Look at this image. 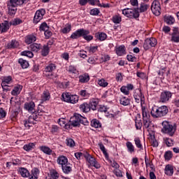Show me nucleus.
I'll return each mask as SVG.
<instances>
[{
	"instance_id": "nucleus-1",
	"label": "nucleus",
	"mask_w": 179,
	"mask_h": 179,
	"mask_svg": "<svg viewBox=\"0 0 179 179\" xmlns=\"http://www.w3.org/2000/svg\"><path fill=\"white\" fill-rule=\"evenodd\" d=\"M90 34V31H89V30L80 29L76 31L75 32H73L71 35L70 38H72L73 40H76V38H79V37H83V38L87 41H92V39L93 38V36L88 35Z\"/></svg>"
},
{
	"instance_id": "nucleus-2",
	"label": "nucleus",
	"mask_w": 179,
	"mask_h": 179,
	"mask_svg": "<svg viewBox=\"0 0 179 179\" xmlns=\"http://www.w3.org/2000/svg\"><path fill=\"white\" fill-rule=\"evenodd\" d=\"M169 113V108L166 106L161 107L154 106L151 110V115L154 118H162Z\"/></svg>"
},
{
	"instance_id": "nucleus-3",
	"label": "nucleus",
	"mask_w": 179,
	"mask_h": 179,
	"mask_svg": "<svg viewBox=\"0 0 179 179\" xmlns=\"http://www.w3.org/2000/svg\"><path fill=\"white\" fill-rule=\"evenodd\" d=\"M162 127L163 128L162 129V132H163V134H167L168 135H169V136H173L174 134H176V127L170 124L169 122H163Z\"/></svg>"
},
{
	"instance_id": "nucleus-4",
	"label": "nucleus",
	"mask_w": 179,
	"mask_h": 179,
	"mask_svg": "<svg viewBox=\"0 0 179 179\" xmlns=\"http://www.w3.org/2000/svg\"><path fill=\"white\" fill-rule=\"evenodd\" d=\"M138 8H124L122 10V14L127 17H129V19H137L139 17V11H138Z\"/></svg>"
},
{
	"instance_id": "nucleus-5",
	"label": "nucleus",
	"mask_w": 179,
	"mask_h": 179,
	"mask_svg": "<svg viewBox=\"0 0 179 179\" xmlns=\"http://www.w3.org/2000/svg\"><path fill=\"white\" fill-rule=\"evenodd\" d=\"M142 114L143 120V127L146 129L150 127L152 122L150 121V115L148 113V110L145 108H142Z\"/></svg>"
},
{
	"instance_id": "nucleus-6",
	"label": "nucleus",
	"mask_w": 179,
	"mask_h": 179,
	"mask_svg": "<svg viewBox=\"0 0 179 179\" xmlns=\"http://www.w3.org/2000/svg\"><path fill=\"white\" fill-rule=\"evenodd\" d=\"M55 69H57V66H55L54 64L51 63L48 64L45 66L43 71L44 76H46V78H51V76H53L54 71Z\"/></svg>"
},
{
	"instance_id": "nucleus-7",
	"label": "nucleus",
	"mask_w": 179,
	"mask_h": 179,
	"mask_svg": "<svg viewBox=\"0 0 179 179\" xmlns=\"http://www.w3.org/2000/svg\"><path fill=\"white\" fill-rule=\"evenodd\" d=\"M151 10L155 16H159L160 11L162 10V7L160 6V2L157 0H155L151 5Z\"/></svg>"
},
{
	"instance_id": "nucleus-8",
	"label": "nucleus",
	"mask_w": 179,
	"mask_h": 179,
	"mask_svg": "<svg viewBox=\"0 0 179 179\" xmlns=\"http://www.w3.org/2000/svg\"><path fill=\"white\" fill-rule=\"evenodd\" d=\"M84 157H85L87 162L92 166V167H95V169H100L101 166L99 162H96V159L94 157H92V155L85 153L84 155Z\"/></svg>"
},
{
	"instance_id": "nucleus-9",
	"label": "nucleus",
	"mask_w": 179,
	"mask_h": 179,
	"mask_svg": "<svg viewBox=\"0 0 179 179\" xmlns=\"http://www.w3.org/2000/svg\"><path fill=\"white\" fill-rule=\"evenodd\" d=\"M134 97L136 103H141V106L145 103V96L142 94V91L140 89L135 90Z\"/></svg>"
},
{
	"instance_id": "nucleus-10",
	"label": "nucleus",
	"mask_w": 179,
	"mask_h": 179,
	"mask_svg": "<svg viewBox=\"0 0 179 179\" xmlns=\"http://www.w3.org/2000/svg\"><path fill=\"white\" fill-rule=\"evenodd\" d=\"M80 118H82L80 115H75L71 117L70 118L69 127H79L80 125Z\"/></svg>"
},
{
	"instance_id": "nucleus-11",
	"label": "nucleus",
	"mask_w": 179,
	"mask_h": 179,
	"mask_svg": "<svg viewBox=\"0 0 179 179\" xmlns=\"http://www.w3.org/2000/svg\"><path fill=\"white\" fill-rule=\"evenodd\" d=\"M24 108L28 111V113L34 114V113H36V103L33 101L26 102L24 104Z\"/></svg>"
},
{
	"instance_id": "nucleus-12",
	"label": "nucleus",
	"mask_w": 179,
	"mask_h": 179,
	"mask_svg": "<svg viewBox=\"0 0 179 179\" xmlns=\"http://www.w3.org/2000/svg\"><path fill=\"white\" fill-rule=\"evenodd\" d=\"M44 15H45V10L44 9H41V10H38L34 15V23H38V22H40V20H41L43 19V16H44Z\"/></svg>"
},
{
	"instance_id": "nucleus-13",
	"label": "nucleus",
	"mask_w": 179,
	"mask_h": 179,
	"mask_svg": "<svg viewBox=\"0 0 179 179\" xmlns=\"http://www.w3.org/2000/svg\"><path fill=\"white\" fill-rule=\"evenodd\" d=\"M171 92L169 91H164V92H162L159 99L160 103H167V101L171 99Z\"/></svg>"
},
{
	"instance_id": "nucleus-14",
	"label": "nucleus",
	"mask_w": 179,
	"mask_h": 179,
	"mask_svg": "<svg viewBox=\"0 0 179 179\" xmlns=\"http://www.w3.org/2000/svg\"><path fill=\"white\" fill-rule=\"evenodd\" d=\"M19 5L20 4H17L16 1L14 2L12 0H10V5H8V14L10 16H12V15H15L16 13V10H17L16 6Z\"/></svg>"
},
{
	"instance_id": "nucleus-15",
	"label": "nucleus",
	"mask_w": 179,
	"mask_h": 179,
	"mask_svg": "<svg viewBox=\"0 0 179 179\" xmlns=\"http://www.w3.org/2000/svg\"><path fill=\"white\" fill-rule=\"evenodd\" d=\"M171 41H173L174 43H179L178 28H173L171 36Z\"/></svg>"
},
{
	"instance_id": "nucleus-16",
	"label": "nucleus",
	"mask_w": 179,
	"mask_h": 179,
	"mask_svg": "<svg viewBox=\"0 0 179 179\" xmlns=\"http://www.w3.org/2000/svg\"><path fill=\"white\" fill-rule=\"evenodd\" d=\"M115 53L119 57H122V55H125V46L124 45L118 46L115 48Z\"/></svg>"
},
{
	"instance_id": "nucleus-17",
	"label": "nucleus",
	"mask_w": 179,
	"mask_h": 179,
	"mask_svg": "<svg viewBox=\"0 0 179 179\" xmlns=\"http://www.w3.org/2000/svg\"><path fill=\"white\" fill-rule=\"evenodd\" d=\"M36 118H37V115H36L35 116H30L28 119V120H24V125L25 127V128H27V129H30V127H31V125L33 124V123H31V120H36Z\"/></svg>"
},
{
	"instance_id": "nucleus-18",
	"label": "nucleus",
	"mask_w": 179,
	"mask_h": 179,
	"mask_svg": "<svg viewBox=\"0 0 179 179\" xmlns=\"http://www.w3.org/2000/svg\"><path fill=\"white\" fill-rule=\"evenodd\" d=\"M57 163L60 164V166L62 167L65 164H68V158L64 155H61L57 158Z\"/></svg>"
},
{
	"instance_id": "nucleus-19",
	"label": "nucleus",
	"mask_w": 179,
	"mask_h": 179,
	"mask_svg": "<svg viewBox=\"0 0 179 179\" xmlns=\"http://www.w3.org/2000/svg\"><path fill=\"white\" fill-rule=\"evenodd\" d=\"M165 174L166 176H173L174 174V169L171 164H168L165 167Z\"/></svg>"
},
{
	"instance_id": "nucleus-20",
	"label": "nucleus",
	"mask_w": 179,
	"mask_h": 179,
	"mask_svg": "<svg viewBox=\"0 0 179 179\" xmlns=\"http://www.w3.org/2000/svg\"><path fill=\"white\" fill-rule=\"evenodd\" d=\"M120 103L122 106H130L131 105V99L129 98H127L125 96H122L120 99Z\"/></svg>"
},
{
	"instance_id": "nucleus-21",
	"label": "nucleus",
	"mask_w": 179,
	"mask_h": 179,
	"mask_svg": "<svg viewBox=\"0 0 179 179\" xmlns=\"http://www.w3.org/2000/svg\"><path fill=\"white\" fill-rule=\"evenodd\" d=\"M80 109L83 113H89L90 111V105L87 103H83L80 106Z\"/></svg>"
},
{
	"instance_id": "nucleus-22",
	"label": "nucleus",
	"mask_w": 179,
	"mask_h": 179,
	"mask_svg": "<svg viewBox=\"0 0 179 179\" xmlns=\"http://www.w3.org/2000/svg\"><path fill=\"white\" fill-rule=\"evenodd\" d=\"M41 49V45L38 43H33L29 45V50L35 52L40 51Z\"/></svg>"
},
{
	"instance_id": "nucleus-23",
	"label": "nucleus",
	"mask_w": 179,
	"mask_h": 179,
	"mask_svg": "<svg viewBox=\"0 0 179 179\" xmlns=\"http://www.w3.org/2000/svg\"><path fill=\"white\" fill-rule=\"evenodd\" d=\"M62 169L64 174H69V173L72 171V167H71V164L69 163L63 165V166H62Z\"/></svg>"
},
{
	"instance_id": "nucleus-24",
	"label": "nucleus",
	"mask_w": 179,
	"mask_h": 179,
	"mask_svg": "<svg viewBox=\"0 0 179 179\" xmlns=\"http://www.w3.org/2000/svg\"><path fill=\"white\" fill-rule=\"evenodd\" d=\"M10 24L8 21H4L1 23V33H6L9 30Z\"/></svg>"
},
{
	"instance_id": "nucleus-25",
	"label": "nucleus",
	"mask_w": 179,
	"mask_h": 179,
	"mask_svg": "<svg viewBox=\"0 0 179 179\" xmlns=\"http://www.w3.org/2000/svg\"><path fill=\"white\" fill-rule=\"evenodd\" d=\"M138 12H141V13H143V12H146L148 10V9H149V5L144 3H141L140 5V8H137Z\"/></svg>"
},
{
	"instance_id": "nucleus-26",
	"label": "nucleus",
	"mask_w": 179,
	"mask_h": 179,
	"mask_svg": "<svg viewBox=\"0 0 179 179\" xmlns=\"http://www.w3.org/2000/svg\"><path fill=\"white\" fill-rule=\"evenodd\" d=\"M88 104L90 106V110H93V111H95V110H97L99 101L96 99H94L91 101Z\"/></svg>"
},
{
	"instance_id": "nucleus-27",
	"label": "nucleus",
	"mask_w": 179,
	"mask_h": 179,
	"mask_svg": "<svg viewBox=\"0 0 179 179\" xmlns=\"http://www.w3.org/2000/svg\"><path fill=\"white\" fill-rule=\"evenodd\" d=\"M36 40H37V38H36V36L34 35H28L25 38V43L27 44H31V43L36 41Z\"/></svg>"
},
{
	"instance_id": "nucleus-28",
	"label": "nucleus",
	"mask_w": 179,
	"mask_h": 179,
	"mask_svg": "<svg viewBox=\"0 0 179 179\" xmlns=\"http://www.w3.org/2000/svg\"><path fill=\"white\" fill-rule=\"evenodd\" d=\"M18 63L20 64L22 69H26L29 68V62L25 59H19Z\"/></svg>"
},
{
	"instance_id": "nucleus-29",
	"label": "nucleus",
	"mask_w": 179,
	"mask_h": 179,
	"mask_svg": "<svg viewBox=\"0 0 179 179\" xmlns=\"http://www.w3.org/2000/svg\"><path fill=\"white\" fill-rule=\"evenodd\" d=\"M50 92L47 90L44 91L41 96V101H47V100H50Z\"/></svg>"
},
{
	"instance_id": "nucleus-30",
	"label": "nucleus",
	"mask_w": 179,
	"mask_h": 179,
	"mask_svg": "<svg viewBox=\"0 0 179 179\" xmlns=\"http://www.w3.org/2000/svg\"><path fill=\"white\" fill-rule=\"evenodd\" d=\"M136 129H141L142 128V121L141 120V115H137L135 120Z\"/></svg>"
},
{
	"instance_id": "nucleus-31",
	"label": "nucleus",
	"mask_w": 179,
	"mask_h": 179,
	"mask_svg": "<svg viewBox=\"0 0 179 179\" xmlns=\"http://www.w3.org/2000/svg\"><path fill=\"white\" fill-rule=\"evenodd\" d=\"M50 54V48L48 45H45L43 46L42 50H41V55L42 57H47Z\"/></svg>"
},
{
	"instance_id": "nucleus-32",
	"label": "nucleus",
	"mask_w": 179,
	"mask_h": 179,
	"mask_svg": "<svg viewBox=\"0 0 179 179\" xmlns=\"http://www.w3.org/2000/svg\"><path fill=\"white\" fill-rule=\"evenodd\" d=\"M126 146L129 153H134L135 152V146H134V144H132V143L127 141L126 143Z\"/></svg>"
},
{
	"instance_id": "nucleus-33",
	"label": "nucleus",
	"mask_w": 179,
	"mask_h": 179,
	"mask_svg": "<svg viewBox=\"0 0 179 179\" xmlns=\"http://www.w3.org/2000/svg\"><path fill=\"white\" fill-rule=\"evenodd\" d=\"M22 90V86L17 85L15 87L14 89L11 92V94L13 96H17V94H20V91Z\"/></svg>"
},
{
	"instance_id": "nucleus-34",
	"label": "nucleus",
	"mask_w": 179,
	"mask_h": 179,
	"mask_svg": "<svg viewBox=\"0 0 179 179\" xmlns=\"http://www.w3.org/2000/svg\"><path fill=\"white\" fill-rule=\"evenodd\" d=\"M34 146H36L34 143H29L28 144L24 145L23 147V149H24V150H26L27 152H30V150H31V149H34Z\"/></svg>"
},
{
	"instance_id": "nucleus-35",
	"label": "nucleus",
	"mask_w": 179,
	"mask_h": 179,
	"mask_svg": "<svg viewBox=\"0 0 179 179\" xmlns=\"http://www.w3.org/2000/svg\"><path fill=\"white\" fill-rule=\"evenodd\" d=\"M91 126L94 128H100L101 127V123L96 119H94L91 121Z\"/></svg>"
},
{
	"instance_id": "nucleus-36",
	"label": "nucleus",
	"mask_w": 179,
	"mask_h": 179,
	"mask_svg": "<svg viewBox=\"0 0 179 179\" xmlns=\"http://www.w3.org/2000/svg\"><path fill=\"white\" fill-rule=\"evenodd\" d=\"M41 150L43 152V153H45V155H51L52 153V150L51 148L47 147V146H41L40 147Z\"/></svg>"
},
{
	"instance_id": "nucleus-37",
	"label": "nucleus",
	"mask_w": 179,
	"mask_h": 179,
	"mask_svg": "<svg viewBox=\"0 0 179 179\" xmlns=\"http://www.w3.org/2000/svg\"><path fill=\"white\" fill-rule=\"evenodd\" d=\"M78 101H79V96H78L77 95H71L70 96L69 103H71V104H76Z\"/></svg>"
},
{
	"instance_id": "nucleus-38",
	"label": "nucleus",
	"mask_w": 179,
	"mask_h": 179,
	"mask_svg": "<svg viewBox=\"0 0 179 179\" xmlns=\"http://www.w3.org/2000/svg\"><path fill=\"white\" fill-rule=\"evenodd\" d=\"M17 47H19V42L16 40H13L8 44V48H17Z\"/></svg>"
},
{
	"instance_id": "nucleus-39",
	"label": "nucleus",
	"mask_w": 179,
	"mask_h": 179,
	"mask_svg": "<svg viewBox=\"0 0 179 179\" xmlns=\"http://www.w3.org/2000/svg\"><path fill=\"white\" fill-rule=\"evenodd\" d=\"M20 174H21L22 177H24V178H27V177H29V171H27V169H24V168H21L20 169Z\"/></svg>"
},
{
	"instance_id": "nucleus-40",
	"label": "nucleus",
	"mask_w": 179,
	"mask_h": 179,
	"mask_svg": "<svg viewBox=\"0 0 179 179\" xmlns=\"http://www.w3.org/2000/svg\"><path fill=\"white\" fill-rule=\"evenodd\" d=\"M71 94L69 92L63 93L62 95L63 101H66V103H69L71 99Z\"/></svg>"
},
{
	"instance_id": "nucleus-41",
	"label": "nucleus",
	"mask_w": 179,
	"mask_h": 179,
	"mask_svg": "<svg viewBox=\"0 0 179 179\" xmlns=\"http://www.w3.org/2000/svg\"><path fill=\"white\" fill-rule=\"evenodd\" d=\"M1 80V83H3L4 85H9V83L12 82V76L2 77Z\"/></svg>"
},
{
	"instance_id": "nucleus-42",
	"label": "nucleus",
	"mask_w": 179,
	"mask_h": 179,
	"mask_svg": "<svg viewBox=\"0 0 179 179\" xmlns=\"http://www.w3.org/2000/svg\"><path fill=\"white\" fill-rule=\"evenodd\" d=\"M21 55H23L24 57H28V58H33V57H34V55L31 52V51L29 50H24L22 52Z\"/></svg>"
},
{
	"instance_id": "nucleus-43",
	"label": "nucleus",
	"mask_w": 179,
	"mask_h": 179,
	"mask_svg": "<svg viewBox=\"0 0 179 179\" xmlns=\"http://www.w3.org/2000/svg\"><path fill=\"white\" fill-rule=\"evenodd\" d=\"M98 85L101 87H107L108 86V83H107L105 79L101 78V80H98Z\"/></svg>"
},
{
	"instance_id": "nucleus-44",
	"label": "nucleus",
	"mask_w": 179,
	"mask_h": 179,
	"mask_svg": "<svg viewBox=\"0 0 179 179\" xmlns=\"http://www.w3.org/2000/svg\"><path fill=\"white\" fill-rule=\"evenodd\" d=\"M164 142H165L166 146H168L169 148L174 145V141L171 138H165Z\"/></svg>"
},
{
	"instance_id": "nucleus-45",
	"label": "nucleus",
	"mask_w": 179,
	"mask_h": 179,
	"mask_svg": "<svg viewBox=\"0 0 179 179\" xmlns=\"http://www.w3.org/2000/svg\"><path fill=\"white\" fill-rule=\"evenodd\" d=\"M134 142L136 148L143 150V146H142V143H141V139L139 138H134Z\"/></svg>"
},
{
	"instance_id": "nucleus-46",
	"label": "nucleus",
	"mask_w": 179,
	"mask_h": 179,
	"mask_svg": "<svg viewBox=\"0 0 179 179\" xmlns=\"http://www.w3.org/2000/svg\"><path fill=\"white\" fill-rule=\"evenodd\" d=\"M147 40L151 47H155L157 44V40L155 38H147Z\"/></svg>"
},
{
	"instance_id": "nucleus-47",
	"label": "nucleus",
	"mask_w": 179,
	"mask_h": 179,
	"mask_svg": "<svg viewBox=\"0 0 179 179\" xmlns=\"http://www.w3.org/2000/svg\"><path fill=\"white\" fill-rule=\"evenodd\" d=\"M165 160H171L173 158V152L171 151H166L164 155Z\"/></svg>"
},
{
	"instance_id": "nucleus-48",
	"label": "nucleus",
	"mask_w": 179,
	"mask_h": 179,
	"mask_svg": "<svg viewBox=\"0 0 179 179\" xmlns=\"http://www.w3.org/2000/svg\"><path fill=\"white\" fill-rule=\"evenodd\" d=\"M90 80V77L89 76H80V83H86V82H89Z\"/></svg>"
},
{
	"instance_id": "nucleus-49",
	"label": "nucleus",
	"mask_w": 179,
	"mask_h": 179,
	"mask_svg": "<svg viewBox=\"0 0 179 179\" xmlns=\"http://www.w3.org/2000/svg\"><path fill=\"white\" fill-rule=\"evenodd\" d=\"M66 145L70 148H73L75 146V141L72 138H66Z\"/></svg>"
},
{
	"instance_id": "nucleus-50",
	"label": "nucleus",
	"mask_w": 179,
	"mask_h": 179,
	"mask_svg": "<svg viewBox=\"0 0 179 179\" xmlns=\"http://www.w3.org/2000/svg\"><path fill=\"white\" fill-rule=\"evenodd\" d=\"M121 20H122L121 16H120L119 15H116L113 17V22L116 24H118V23H121Z\"/></svg>"
},
{
	"instance_id": "nucleus-51",
	"label": "nucleus",
	"mask_w": 179,
	"mask_h": 179,
	"mask_svg": "<svg viewBox=\"0 0 179 179\" xmlns=\"http://www.w3.org/2000/svg\"><path fill=\"white\" fill-rule=\"evenodd\" d=\"M71 29L72 26H71V24H68L62 29V32H63L64 34H66L71 31Z\"/></svg>"
},
{
	"instance_id": "nucleus-52",
	"label": "nucleus",
	"mask_w": 179,
	"mask_h": 179,
	"mask_svg": "<svg viewBox=\"0 0 179 179\" xmlns=\"http://www.w3.org/2000/svg\"><path fill=\"white\" fill-rule=\"evenodd\" d=\"M99 148L103 152L105 157H108V154L107 153V151H106V148L104 147V145L103 143H100L99 144Z\"/></svg>"
},
{
	"instance_id": "nucleus-53",
	"label": "nucleus",
	"mask_w": 179,
	"mask_h": 179,
	"mask_svg": "<svg viewBox=\"0 0 179 179\" xmlns=\"http://www.w3.org/2000/svg\"><path fill=\"white\" fill-rule=\"evenodd\" d=\"M164 20L167 24H173V23H174V17L171 16H168L165 17Z\"/></svg>"
},
{
	"instance_id": "nucleus-54",
	"label": "nucleus",
	"mask_w": 179,
	"mask_h": 179,
	"mask_svg": "<svg viewBox=\"0 0 179 179\" xmlns=\"http://www.w3.org/2000/svg\"><path fill=\"white\" fill-rule=\"evenodd\" d=\"M39 30L41 31H45L46 30H48V25H47V23L46 22L42 23L39 27Z\"/></svg>"
},
{
	"instance_id": "nucleus-55",
	"label": "nucleus",
	"mask_w": 179,
	"mask_h": 179,
	"mask_svg": "<svg viewBox=\"0 0 179 179\" xmlns=\"http://www.w3.org/2000/svg\"><path fill=\"white\" fill-rule=\"evenodd\" d=\"M22 23V20L20 19H15L14 20L10 22V26H17V24H20Z\"/></svg>"
},
{
	"instance_id": "nucleus-56",
	"label": "nucleus",
	"mask_w": 179,
	"mask_h": 179,
	"mask_svg": "<svg viewBox=\"0 0 179 179\" xmlns=\"http://www.w3.org/2000/svg\"><path fill=\"white\" fill-rule=\"evenodd\" d=\"M148 43H149V41H148V39H145L144 44H143V48H144V50H145V51H148V50H149V48H152L150 44Z\"/></svg>"
},
{
	"instance_id": "nucleus-57",
	"label": "nucleus",
	"mask_w": 179,
	"mask_h": 179,
	"mask_svg": "<svg viewBox=\"0 0 179 179\" xmlns=\"http://www.w3.org/2000/svg\"><path fill=\"white\" fill-rule=\"evenodd\" d=\"M120 91L122 92V93H123L126 96H128V94H129V91L128 88L125 86H122L120 88Z\"/></svg>"
},
{
	"instance_id": "nucleus-58",
	"label": "nucleus",
	"mask_w": 179,
	"mask_h": 179,
	"mask_svg": "<svg viewBox=\"0 0 179 179\" xmlns=\"http://www.w3.org/2000/svg\"><path fill=\"white\" fill-rule=\"evenodd\" d=\"M98 38H99V40H100V41H104V40H106V38H107V34L101 32V34H99Z\"/></svg>"
},
{
	"instance_id": "nucleus-59",
	"label": "nucleus",
	"mask_w": 179,
	"mask_h": 179,
	"mask_svg": "<svg viewBox=\"0 0 179 179\" xmlns=\"http://www.w3.org/2000/svg\"><path fill=\"white\" fill-rule=\"evenodd\" d=\"M114 174H115L116 177H122V172L119 169L113 170Z\"/></svg>"
},
{
	"instance_id": "nucleus-60",
	"label": "nucleus",
	"mask_w": 179,
	"mask_h": 179,
	"mask_svg": "<svg viewBox=\"0 0 179 179\" xmlns=\"http://www.w3.org/2000/svg\"><path fill=\"white\" fill-rule=\"evenodd\" d=\"M97 46H90V48H87V50L89 51V52H92V54H94L96 51H97Z\"/></svg>"
},
{
	"instance_id": "nucleus-61",
	"label": "nucleus",
	"mask_w": 179,
	"mask_h": 179,
	"mask_svg": "<svg viewBox=\"0 0 179 179\" xmlns=\"http://www.w3.org/2000/svg\"><path fill=\"white\" fill-rule=\"evenodd\" d=\"M31 175L35 177V178H38V169L37 168H34L31 171Z\"/></svg>"
},
{
	"instance_id": "nucleus-62",
	"label": "nucleus",
	"mask_w": 179,
	"mask_h": 179,
	"mask_svg": "<svg viewBox=\"0 0 179 179\" xmlns=\"http://www.w3.org/2000/svg\"><path fill=\"white\" fill-rule=\"evenodd\" d=\"M90 13L93 16H96V15H99V13H100V10L98 8H94L90 11Z\"/></svg>"
},
{
	"instance_id": "nucleus-63",
	"label": "nucleus",
	"mask_w": 179,
	"mask_h": 179,
	"mask_svg": "<svg viewBox=\"0 0 179 179\" xmlns=\"http://www.w3.org/2000/svg\"><path fill=\"white\" fill-rule=\"evenodd\" d=\"M80 124H83V125H89V122L86 117L81 116V118H80Z\"/></svg>"
},
{
	"instance_id": "nucleus-64",
	"label": "nucleus",
	"mask_w": 179,
	"mask_h": 179,
	"mask_svg": "<svg viewBox=\"0 0 179 179\" xmlns=\"http://www.w3.org/2000/svg\"><path fill=\"white\" fill-rule=\"evenodd\" d=\"M127 59L130 62H136V57H135L134 56H132L131 55H128L127 57Z\"/></svg>"
}]
</instances>
